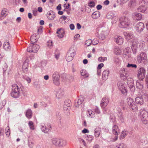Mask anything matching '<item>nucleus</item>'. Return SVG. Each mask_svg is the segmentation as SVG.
Instances as JSON below:
<instances>
[{"mask_svg": "<svg viewBox=\"0 0 148 148\" xmlns=\"http://www.w3.org/2000/svg\"><path fill=\"white\" fill-rule=\"evenodd\" d=\"M125 104L124 101H122L118 104V106L116 108V110L117 111V115L118 118L122 122H123L124 121L125 117L123 114L122 112H121V109L125 110Z\"/></svg>", "mask_w": 148, "mask_h": 148, "instance_id": "f257e3e1", "label": "nucleus"}, {"mask_svg": "<svg viewBox=\"0 0 148 148\" xmlns=\"http://www.w3.org/2000/svg\"><path fill=\"white\" fill-rule=\"evenodd\" d=\"M22 90L21 87H19L16 84H14L12 87V91L11 93V95L14 98H18L20 97Z\"/></svg>", "mask_w": 148, "mask_h": 148, "instance_id": "f03ea898", "label": "nucleus"}, {"mask_svg": "<svg viewBox=\"0 0 148 148\" xmlns=\"http://www.w3.org/2000/svg\"><path fill=\"white\" fill-rule=\"evenodd\" d=\"M120 77L121 79L125 81L130 77V73L126 67L122 68L119 71Z\"/></svg>", "mask_w": 148, "mask_h": 148, "instance_id": "7ed1b4c3", "label": "nucleus"}, {"mask_svg": "<svg viewBox=\"0 0 148 148\" xmlns=\"http://www.w3.org/2000/svg\"><path fill=\"white\" fill-rule=\"evenodd\" d=\"M119 27L121 28H125L128 27L130 23L129 19L126 17H123L120 19Z\"/></svg>", "mask_w": 148, "mask_h": 148, "instance_id": "20e7f679", "label": "nucleus"}, {"mask_svg": "<svg viewBox=\"0 0 148 148\" xmlns=\"http://www.w3.org/2000/svg\"><path fill=\"white\" fill-rule=\"evenodd\" d=\"M127 101L128 105L129 106L130 109L133 111H136L138 110V107L134 100L131 97H128Z\"/></svg>", "mask_w": 148, "mask_h": 148, "instance_id": "39448f33", "label": "nucleus"}, {"mask_svg": "<svg viewBox=\"0 0 148 148\" xmlns=\"http://www.w3.org/2000/svg\"><path fill=\"white\" fill-rule=\"evenodd\" d=\"M140 116L143 123L147 124L148 123V112H147L143 110H140Z\"/></svg>", "mask_w": 148, "mask_h": 148, "instance_id": "423d86ee", "label": "nucleus"}, {"mask_svg": "<svg viewBox=\"0 0 148 148\" xmlns=\"http://www.w3.org/2000/svg\"><path fill=\"white\" fill-rule=\"evenodd\" d=\"M137 61L140 63L146 64L147 61V56L145 52H142L137 56Z\"/></svg>", "mask_w": 148, "mask_h": 148, "instance_id": "0eeeda50", "label": "nucleus"}, {"mask_svg": "<svg viewBox=\"0 0 148 148\" xmlns=\"http://www.w3.org/2000/svg\"><path fill=\"white\" fill-rule=\"evenodd\" d=\"M76 51L73 48H71L66 56V59L68 62L72 60L75 54Z\"/></svg>", "mask_w": 148, "mask_h": 148, "instance_id": "6e6552de", "label": "nucleus"}, {"mask_svg": "<svg viewBox=\"0 0 148 148\" xmlns=\"http://www.w3.org/2000/svg\"><path fill=\"white\" fill-rule=\"evenodd\" d=\"M123 34L127 41L132 42L135 40V38L134 34L131 32H123Z\"/></svg>", "mask_w": 148, "mask_h": 148, "instance_id": "1a4fd4ad", "label": "nucleus"}, {"mask_svg": "<svg viewBox=\"0 0 148 148\" xmlns=\"http://www.w3.org/2000/svg\"><path fill=\"white\" fill-rule=\"evenodd\" d=\"M132 42V44L131 48L133 53L134 54H135L136 53L137 49L138 46L140 47H143V45H144V43H143L142 44H140L137 40H136Z\"/></svg>", "mask_w": 148, "mask_h": 148, "instance_id": "9d476101", "label": "nucleus"}, {"mask_svg": "<svg viewBox=\"0 0 148 148\" xmlns=\"http://www.w3.org/2000/svg\"><path fill=\"white\" fill-rule=\"evenodd\" d=\"M60 75L59 73L57 72H54L52 76L53 83L56 85H59L60 84Z\"/></svg>", "mask_w": 148, "mask_h": 148, "instance_id": "9b49d317", "label": "nucleus"}, {"mask_svg": "<svg viewBox=\"0 0 148 148\" xmlns=\"http://www.w3.org/2000/svg\"><path fill=\"white\" fill-rule=\"evenodd\" d=\"M39 48V46L35 44L32 43L28 47L27 49V51L29 52H37Z\"/></svg>", "mask_w": 148, "mask_h": 148, "instance_id": "f8f14e48", "label": "nucleus"}, {"mask_svg": "<svg viewBox=\"0 0 148 148\" xmlns=\"http://www.w3.org/2000/svg\"><path fill=\"white\" fill-rule=\"evenodd\" d=\"M145 70L144 68H140L138 70L137 76L139 80L143 81L145 77Z\"/></svg>", "mask_w": 148, "mask_h": 148, "instance_id": "ddd939ff", "label": "nucleus"}, {"mask_svg": "<svg viewBox=\"0 0 148 148\" xmlns=\"http://www.w3.org/2000/svg\"><path fill=\"white\" fill-rule=\"evenodd\" d=\"M71 101L70 100H65L64 103V112L66 115H68L71 106Z\"/></svg>", "mask_w": 148, "mask_h": 148, "instance_id": "4468645a", "label": "nucleus"}, {"mask_svg": "<svg viewBox=\"0 0 148 148\" xmlns=\"http://www.w3.org/2000/svg\"><path fill=\"white\" fill-rule=\"evenodd\" d=\"M127 80V84L130 90L132 92H134L135 88L134 86V81L132 78L130 77Z\"/></svg>", "mask_w": 148, "mask_h": 148, "instance_id": "2eb2a0df", "label": "nucleus"}, {"mask_svg": "<svg viewBox=\"0 0 148 148\" xmlns=\"http://www.w3.org/2000/svg\"><path fill=\"white\" fill-rule=\"evenodd\" d=\"M112 133L115 136L114 139V141H115L118 139V135L120 133L119 129L118 127L116 125H114L112 128Z\"/></svg>", "mask_w": 148, "mask_h": 148, "instance_id": "dca6fc26", "label": "nucleus"}, {"mask_svg": "<svg viewBox=\"0 0 148 148\" xmlns=\"http://www.w3.org/2000/svg\"><path fill=\"white\" fill-rule=\"evenodd\" d=\"M117 86L119 89L122 94H125L127 93V90L125 87V84L119 82L117 83Z\"/></svg>", "mask_w": 148, "mask_h": 148, "instance_id": "f3484780", "label": "nucleus"}, {"mask_svg": "<svg viewBox=\"0 0 148 148\" xmlns=\"http://www.w3.org/2000/svg\"><path fill=\"white\" fill-rule=\"evenodd\" d=\"M144 28V24L142 22H139L137 23L135 27L136 30L138 32H140L143 31Z\"/></svg>", "mask_w": 148, "mask_h": 148, "instance_id": "a211bd4d", "label": "nucleus"}, {"mask_svg": "<svg viewBox=\"0 0 148 148\" xmlns=\"http://www.w3.org/2000/svg\"><path fill=\"white\" fill-rule=\"evenodd\" d=\"M114 40L119 45L122 44L123 42V38L120 36H116L114 37Z\"/></svg>", "mask_w": 148, "mask_h": 148, "instance_id": "6ab92c4d", "label": "nucleus"}, {"mask_svg": "<svg viewBox=\"0 0 148 148\" xmlns=\"http://www.w3.org/2000/svg\"><path fill=\"white\" fill-rule=\"evenodd\" d=\"M138 97H137L135 99V102L136 103L140 105L143 104L144 103V101L142 96L144 98H145V97L144 96L142 95L141 94H138Z\"/></svg>", "mask_w": 148, "mask_h": 148, "instance_id": "aec40b11", "label": "nucleus"}, {"mask_svg": "<svg viewBox=\"0 0 148 148\" xmlns=\"http://www.w3.org/2000/svg\"><path fill=\"white\" fill-rule=\"evenodd\" d=\"M109 102V100L108 98L104 97L102 98L100 103V106L103 109H104L107 106Z\"/></svg>", "mask_w": 148, "mask_h": 148, "instance_id": "412c9836", "label": "nucleus"}, {"mask_svg": "<svg viewBox=\"0 0 148 148\" xmlns=\"http://www.w3.org/2000/svg\"><path fill=\"white\" fill-rule=\"evenodd\" d=\"M28 62L29 60L27 59L25 60L23 63L22 66V69L23 72L25 73H26L27 71L29 64Z\"/></svg>", "mask_w": 148, "mask_h": 148, "instance_id": "4be33fe9", "label": "nucleus"}, {"mask_svg": "<svg viewBox=\"0 0 148 148\" xmlns=\"http://www.w3.org/2000/svg\"><path fill=\"white\" fill-rule=\"evenodd\" d=\"M39 37V35L38 34H34L31 37V42L33 43L36 42L38 40V38Z\"/></svg>", "mask_w": 148, "mask_h": 148, "instance_id": "5701e85b", "label": "nucleus"}, {"mask_svg": "<svg viewBox=\"0 0 148 148\" xmlns=\"http://www.w3.org/2000/svg\"><path fill=\"white\" fill-rule=\"evenodd\" d=\"M47 16L49 20H53L56 17L54 13L52 11L48 12Z\"/></svg>", "mask_w": 148, "mask_h": 148, "instance_id": "b1692460", "label": "nucleus"}, {"mask_svg": "<svg viewBox=\"0 0 148 148\" xmlns=\"http://www.w3.org/2000/svg\"><path fill=\"white\" fill-rule=\"evenodd\" d=\"M110 73V71L108 70L107 69L104 70L102 73V77L103 80H106L108 78Z\"/></svg>", "mask_w": 148, "mask_h": 148, "instance_id": "393cba45", "label": "nucleus"}, {"mask_svg": "<svg viewBox=\"0 0 148 148\" xmlns=\"http://www.w3.org/2000/svg\"><path fill=\"white\" fill-rule=\"evenodd\" d=\"M57 36L60 38H62L64 36V31L62 28L58 29L56 32Z\"/></svg>", "mask_w": 148, "mask_h": 148, "instance_id": "a878e982", "label": "nucleus"}, {"mask_svg": "<svg viewBox=\"0 0 148 148\" xmlns=\"http://www.w3.org/2000/svg\"><path fill=\"white\" fill-rule=\"evenodd\" d=\"M100 30L101 31V33L106 34H108L109 32L107 25L101 27L100 28Z\"/></svg>", "mask_w": 148, "mask_h": 148, "instance_id": "bb28decb", "label": "nucleus"}, {"mask_svg": "<svg viewBox=\"0 0 148 148\" xmlns=\"http://www.w3.org/2000/svg\"><path fill=\"white\" fill-rule=\"evenodd\" d=\"M101 131V129L99 127L96 128L94 130V135L95 137H98Z\"/></svg>", "mask_w": 148, "mask_h": 148, "instance_id": "cd10ccee", "label": "nucleus"}, {"mask_svg": "<svg viewBox=\"0 0 148 148\" xmlns=\"http://www.w3.org/2000/svg\"><path fill=\"white\" fill-rule=\"evenodd\" d=\"M26 117L28 119H30L32 117V111L30 109H28L26 111L25 113Z\"/></svg>", "mask_w": 148, "mask_h": 148, "instance_id": "c85d7f7f", "label": "nucleus"}, {"mask_svg": "<svg viewBox=\"0 0 148 148\" xmlns=\"http://www.w3.org/2000/svg\"><path fill=\"white\" fill-rule=\"evenodd\" d=\"M147 7L145 5L140 6L137 8V10L138 12L144 13L147 9Z\"/></svg>", "mask_w": 148, "mask_h": 148, "instance_id": "c756f323", "label": "nucleus"}, {"mask_svg": "<svg viewBox=\"0 0 148 148\" xmlns=\"http://www.w3.org/2000/svg\"><path fill=\"white\" fill-rule=\"evenodd\" d=\"M60 139L57 138H53L52 139V142L53 144L57 146H59Z\"/></svg>", "mask_w": 148, "mask_h": 148, "instance_id": "7c9ffc66", "label": "nucleus"}, {"mask_svg": "<svg viewBox=\"0 0 148 148\" xmlns=\"http://www.w3.org/2000/svg\"><path fill=\"white\" fill-rule=\"evenodd\" d=\"M133 16L134 19L137 20H140L142 18V15L139 13H134Z\"/></svg>", "mask_w": 148, "mask_h": 148, "instance_id": "2f4dec72", "label": "nucleus"}, {"mask_svg": "<svg viewBox=\"0 0 148 148\" xmlns=\"http://www.w3.org/2000/svg\"><path fill=\"white\" fill-rule=\"evenodd\" d=\"M28 145L30 148H33L34 145V142L32 139L30 137L28 138Z\"/></svg>", "mask_w": 148, "mask_h": 148, "instance_id": "473e14b6", "label": "nucleus"}, {"mask_svg": "<svg viewBox=\"0 0 148 148\" xmlns=\"http://www.w3.org/2000/svg\"><path fill=\"white\" fill-rule=\"evenodd\" d=\"M100 16V13L98 11L94 12L92 15V17L93 19H96L99 17Z\"/></svg>", "mask_w": 148, "mask_h": 148, "instance_id": "72a5a7b5", "label": "nucleus"}, {"mask_svg": "<svg viewBox=\"0 0 148 148\" xmlns=\"http://www.w3.org/2000/svg\"><path fill=\"white\" fill-rule=\"evenodd\" d=\"M83 101L84 99L82 98L78 99L77 102H75V106L76 107H78L79 106L82 104Z\"/></svg>", "mask_w": 148, "mask_h": 148, "instance_id": "f704fd0d", "label": "nucleus"}, {"mask_svg": "<svg viewBox=\"0 0 148 148\" xmlns=\"http://www.w3.org/2000/svg\"><path fill=\"white\" fill-rule=\"evenodd\" d=\"M121 51L118 47H115L114 50V53L116 55H119L121 54Z\"/></svg>", "mask_w": 148, "mask_h": 148, "instance_id": "c9c22d12", "label": "nucleus"}, {"mask_svg": "<svg viewBox=\"0 0 148 148\" xmlns=\"http://www.w3.org/2000/svg\"><path fill=\"white\" fill-rule=\"evenodd\" d=\"M3 48L5 50H8L10 49L11 47L9 42H5L3 44Z\"/></svg>", "mask_w": 148, "mask_h": 148, "instance_id": "e433bc0d", "label": "nucleus"}, {"mask_svg": "<svg viewBox=\"0 0 148 148\" xmlns=\"http://www.w3.org/2000/svg\"><path fill=\"white\" fill-rule=\"evenodd\" d=\"M40 128L42 131L45 133L49 131V130L48 129V128H47L44 124H41L40 126Z\"/></svg>", "mask_w": 148, "mask_h": 148, "instance_id": "4c0bfd02", "label": "nucleus"}, {"mask_svg": "<svg viewBox=\"0 0 148 148\" xmlns=\"http://www.w3.org/2000/svg\"><path fill=\"white\" fill-rule=\"evenodd\" d=\"M66 142L65 140L62 139H60L59 146L60 147L64 146L66 145Z\"/></svg>", "mask_w": 148, "mask_h": 148, "instance_id": "58836bf2", "label": "nucleus"}, {"mask_svg": "<svg viewBox=\"0 0 148 148\" xmlns=\"http://www.w3.org/2000/svg\"><path fill=\"white\" fill-rule=\"evenodd\" d=\"M81 74L82 76H83L85 77H87L89 76L88 73H87L86 70H82L81 71Z\"/></svg>", "mask_w": 148, "mask_h": 148, "instance_id": "ea45409f", "label": "nucleus"}, {"mask_svg": "<svg viewBox=\"0 0 148 148\" xmlns=\"http://www.w3.org/2000/svg\"><path fill=\"white\" fill-rule=\"evenodd\" d=\"M87 114L88 116H90L91 118H93L95 116L94 113L91 110H88L87 112Z\"/></svg>", "mask_w": 148, "mask_h": 148, "instance_id": "a19ab883", "label": "nucleus"}, {"mask_svg": "<svg viewBox=\"0 0 148 148\" xmlns=\"http://www.w3.org/2000/svg\"><path fill=\"white\" fill-rule=\"evenodd\" d=\"M127 134V132L126 130H123L121 135L120 137V139H123L125 138L126 135Z\"/></svg>", "mask_w": 148, "mask_h": 148, "instance_id": "79ce46f5", "label": "nucleus"}, {"mask_svg": "<svg viewBox=\"0 0 148 148\" xmlns=\"http://www.w3.org/2000/svg\"><path fill=\"white\" fill-rule=\"evenodd\" d=\"M85 138L87 140H88L89 142H91L93 139L94 137L92 135H87L85 136Z\"/></svg>", "mask_w": 148, "mask_h": 148, "instance_id": "37998d69", "label": "nucleus"}, {"mask_svg": "<svg viewBox=\"0 0 148 148\" xmlns=\"http://www.w3.org/2000/svg\"><path fill=\"white\" fill-rule=\"evenodd\" d=\"M53 43L51 40H49L47 43V47L50 49H51L53 47Z\"/></svg>", "mask_w": 148, "mask_h": 148, "instance_id": "c03bdc74", "label": "nucleus"}, {"mask_svg": "<svg viewBox=\"0 0 148 148\" xmlns=\"http://www.w3.org/2000/svg\"><path fill=\"white\" fill-rule=\"evenodd\" d=\"M114 16L115 14L113 12H109L107 14V17L108 19H111Z\"/></svg>", "mask_w": 148, "mask_h": 148, "instance_id": "a18cd8bd", "label": "nucleus"}, {"mask_svg": "<svg viewBox=\"0 0 148 148\" xmlns=\"http://www.w3.org/2000/svg\"><path fill=\"white\" fill-rule=\"evenodd\" d=\"M129 49L130 48L128 47L127 48L125 49L124 51V54L125 55H127V56H128L129 57V56L130 54V51H129Z\"/></svg>", "mask_w": 148, "mask_h": 148, "instance_id": "49530a36", "label": "nucleus"}, {"mask_svg": "<svg viewBox=\"0 0 148 148\" xmlns=\"http://www.w3.org/2000/svg\"><path fill=\"white\" fill-rule=\"evenodd\" d=\"M28 125L30 129L32 130H34V123L32 121H30L28 123Z\"/></svg>", "mask_w": 148, "mask_h": 148, "instance_id": "de8ad7c7", "label": "nucleus"}, {"mask_svg": "<svg viewBox=\"0 0 148 148\" xmlns=\"http://www.w3.org/2000/svg\"><path fill=\"white\" fill-rule=\"evenodd\" d=\"M115 148H126V145L123 143L117 145Z\"/></svg>", "mask_w": 148, "mask_h": 148, "instance_id": "09e8293b", "label": "nucleus"}, {"mask_svg": "<svg viewBox=\"0 0 148 148\" xmlns=\"http://www.w3.org/2000/svg\"><path fill=\"white\" fill-rule=\"evenodd\" d=\"M63 94L61 93L60 90H59L56 94V97L58 99H60L62 96Z\"/></svg>", "mask_w": 148, "mask_h": 148, "instance_id": "8fccbe9b", "label": "nucleus"}, {"mask_svg": "<svg viewBox=\"0 0 148 148\" xmlns=\"http://www.w3.org/2000/svg\"><path fill=\"white\" fill-rule=\"evenodd\" d=\"M6 103V101L5 100H3L0 104V110L2 109V108L5 106Z\"/></svg>", "mask_w": 148, "mask_h": 148, "instance_id": "3c124183", "label": "nucleus"}, {"mask_svg": "<svg viewBox=\"0 0 148 148\" xmlns=\"http://www.w3.org/2000/svg\"><path fill=\"white\" fill-rule=\"evenodd\" d=\"M5 131V134L6 136L8 137L9 136L10 134V131L9 126H8L6 127Z\"/></svg>", "mask_w": 148, "mask_h": 148, "instance_id": "603ef678", "label": "nucleus"}, {"mask_svg": "<svg viewBox=\"0 0 148 148\" xmlns=\"http://www.w3.org/2000/svg\"><path fill=\"white\" fill-rule=\"evenodd\" d=\"M137 67V66L135 64L128 63L126 66V68H136Z\"/></svg>", "mask_w": 148, "mask_h": 148, "instance_id": "864d4df0", "label": "nucleus"}, {"mask_svg": "<svg viewBox=\"0 0 148 148\" xmlns=\"http://www.w3.org/2000/svg\"><path fill=\"white\" fill-rule=\"evenodd\" d=\"M88 5L91 8H93L95 5V3L93 1H90L88 2Z\"/></svg>", "mask_w": 148, "mask_h": 148, "instance_id": "5fc2aeb1", "label": "nucleus"}, {"mask_svg": "<svg viewBox=\"0 0 148 148\" xmlns=\"http://www.w3.org/2000/svg\"><path fill=\"white\" fill-rule=\"evenodd\" d=\"M98 60L99 61L103 62L107 60V58L106 57H100L98 58Z\"/></svg>", "mask_w": 148, "mask_h": 148, "instance_id": "6e6d98bb", "label": "nucleus"}, {"mask_svg": "<svg viewBox=\"0 0 148 148\" xmlns=\"http://www.w3.org/2000/svg\"><path fill=\"white\" fill-rule=\"evenodd\" d=\"M8 12L7 11V10L5 8L3 9L1 12V15L6 16Z\"/></svg>", "mask_w": 148, "mask_h": 148, "instance_id": "4d7b16f0", "label": "nucleus"}, {"mask_svg": "<svg viewBox=\"0 0 148 148\" xmlns=\"http://www.w3.org/2000/svg\"><path fill=\"white\" fill-rule=\"evenodd\" d=\"M114 62L116 64H119V60L117 56H115L113 59Z\"/></svg>", "mask_w": 148, "mask_h": 148, "instance_id": "13d9d810", "label": "nucleus"}, {"mask_svg": "<svg viewBox=\"0 0 148 148\" xmlns=\"http://www.w3.org/2000/svg\"><path fill=\"white\" fill-rule=\"evenodd\" d=\"M110 121L114 122L115 121V117L113 114H111L110 117Z\"/></svg>", "mask_w": 148, "mask_h": 148, "instance_id": "bf43d9fd", "label": "nucleus"}, {"mask_svg": "<svg viewBox=\"0 0 148 148\" xmlns=\"http://www.w3.org/2000/svg\"><path fill=\"white\" fill-rule=\"evenodd\" d=\"M99 42L98 40L97 39H94L92 41V43L94 45H95L98 44Z\"/></svg>", "mask_w": 148, "mask_h": 148, "instance_id": "052dcab7", "label": "nucleus"}, {"mask_svg": "<svg viewBox=\"0 0 148 148\" xmlns=\"http://www.w3.org/2000/svg\"><path fill=\"white\" fill-rule=\"evenodd\" d=\"M23 79L25 80H26L28 83H29L31 82V79L29 77L26 76H24L23 77Z\"/></svg>", "mask_w": 148, "mask_h": 148, "instance_id": "680f3d73", "label": "nucleus"}, {"mask_svg": "<svg viewBox=\"0 0 148 148\" xmlns=\"http://www.w3.org/2000/svg\"><path fill=\"white\" fill-rule=\"evenodd\" d=\"M94 111L95 113L99 114L100 113V110L99 108L97 106H95V107Z\"/></svg>", "mask_w": 148, "mask_h": 148, "instance_id": "e2e57ef3", "label": "nucleus"}, {"mask_svg": "<svg viewBox=\"0 0 148 148\" xmlns=\"http://www.w3.org/2000/svg\"><path fill=\"white\" fill-rule=\"evenodd\" d=\"M92 44V40H88L86 41L85 45L87 46H89Z\"/></svg>", "mask_w": 148, "mask_h": 148, "instance_id": "0e129e2a", "label": "nucleus"}, {"mask_svg": "<svg viewBox=\"0 0 148 148\" xmlns=\"http://www.w3.org/2000/svg\"><path fill=\"white\" fill-rule=\"evenodd\" d=\"M107 34H105L103 33H101L100 34V39L101 40H103L105 38V36L107 35Z\"/></svg>", "mask_w": 148, "mask_h": 148, "instance_id": "69168bd1", "label": "nucleus"}, {"mask_svg": "<svg viewBox=\"0 0 148 148\" xmlns=\"http://www.w3.org/2000/svg\"><path fill=\"white\" fill-rule=\"evenodd\" d=\"M140 1L142 4H147L148 3V0H140Z\"/></svg>", "mask_w": 148, "mask_h": 148, "instance_id": "338daca9", "label": "nucleus"}, {"mask_svg": "<svg viewBox=\"0 0 148 148\" xmlns=\"http://www.w3.org/2000/svg\"><path fill=\"white\" fill-rule=\"evenodd\" d=\"M8 65L6 63H5L4 64L3 67V70L4 72L6 71L7 69Z\"/></svg>", "mask_w": 148, "mask_h": 148, "instance_id": "774afa93", "label": "nucleus"}]
</instances>
